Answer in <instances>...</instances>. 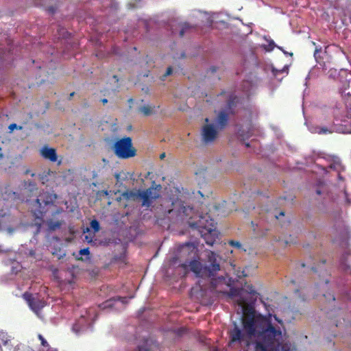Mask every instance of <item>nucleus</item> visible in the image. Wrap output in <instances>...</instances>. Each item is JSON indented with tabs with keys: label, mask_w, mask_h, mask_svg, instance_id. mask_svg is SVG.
I'll list each match as a JSON object with an SVG mask.
<instances>
[{
	"label": "nucleus",
	"mask_w": 351,
	"mask_h": 351,
	"mask_svg": "<svg viewBox=\"0 0 351 351\" xmlns=\"http://www.w3.org/2000/svg\"><path fill=\"white\" fill-rule=\"evenodd\" d=\"M219 259H220L219 256L210 251L208 253L207 261L204 265L199 261L193 260L189 263V267L197 277L212 278L210 282L212 291L226 295L230 288V283L227 282L226 278L223 276L213 278L220 270Z\"/></svg>",
	"instance_id": "1"
},
{
	"label": "nucleus",
	"mask_w": 351,
	"mask_h": 351,
	"mask_svg": "<svg viewBox=\"0 0 351 351\" xmlns=\"http://www.w3.org/2000/svg\"><path fill=\"white\" fill-rule=\"evenodd\" d=\"M57 195L54 193L43 191L40 193L32 206V213L35 217V224L40 227L44 222L43 216L51 207H55Z\"/></svg>",
	"instance_id": "2"
},
{
	"label": "nucleus",
	"mask_w": 351,
	"mask_h": 351,
	"mask_svg": "<svg viewBox=\"0 0 351 351\" xmlns=\"http://www.w3.org/2000/svg\"><path fill=\"white\" fill-rule=\"evenodd\" d=\"M112 149L116 156L120 159H128L136 155V149L133 147L130 137H123L117 141Z\"/></svg>",
	"instance_id": "3"
},
{
	"label": "nucleus",
	"mask_w": 351,
	"mask_h": 351,
	"mask_svg": "<svg viewBox=\"0 0 351 351\" xmlns=\"http://www.w3.org/2000/svg\"><path fill=\"white\" fill-rule=\"evenodd\" d=\"M204 220L208 222V220L206 219L205 217H202L199 222L192 223H191V226L199 229L200 232L204 234L206 243L208 245H213L215 242V239H210L208 237L209 236L212 237L213 235L216 234L214 220L210 219V222L208 224H204L203 221Z\"/></svg>",
	"instance_id": "4"
},
{
	"label": "nucleus",
	"mask_w": 351,
	"mask_h": 351,
	"mask_svg": "<svg viewBox=\"0 0 351 351\" xmlns=\"http://www.w3.org/2000/svg\"><path fill=\"white\" fill-rule=\"evenodd\" d=\"M160 185H157L156 187L151 186L145 190L141 189L138 201H141V206L146 208L150 207L153 202L160 197Z\"/></svg>",
	"instance_id": "5"
},
{
	"label": "nucleus",
	"mask_w": 351,
	"mask_h": 351,
	"mask_svg": "<svg viewBox=\"0 0 351 351\" xmlns=\"http://www.w3.org/2000/svg\"><path fill=\"white\" fill-rule=\"evenodd\" d=\"M169 203H171L172 206L171 209H169L167 210L168 214H171L173 211H175L178 216L180 217H189L191 218V214L193 213V208L189 206H184V202L180 200L178 198L176 199H173V198H169L168 200Z\"/></svg>",
	"instance_id": "6"
},
{
	"label": "nucleus",
	"mask_w": 351,
	"mask_h": 351,
	"mask_svg": "<svg viewBox=\"0 0 351 351\" xmlns=\"http://www.w3.org/2000/svg\"><path fill=\"white\" fill-rule=\"evenodd\" d=\"M23 298L26 301L29 308L37 315L46 305V302L43 299H41L38 295L25 292L23 294Z\"/></svg>",
	"instance_id": "7"
},
{
	"label": "nucleus",
	"mask_w": 351,
	"mask_h": 351,
	"mask_svg": "<svg viewBox=\"0 0 351 351\" xmlns=\"http://www.w3.org/2000/svg\"><path fill=\"white\" fill-rule=\"evenodd\" d=\"M202 136L205 143H213L217 137V130L213 124H206L202 128Z\"/></svg>",
	"instance_id": "8"
},
{
	"label": "nucleus",
	"mask_w": 351,
	"mask_h": 351,
	"mask_svg": "<svg viewBox=\"0 0 351 351\" xmlns=\"http://www.w3.org/2000/svg\"><path fill=\"white\" fill-rule=\"evenodd\" d=\"M228 114L229 113L224 110L219 112L216 119V123L219 129L222 130L226 127L229 120Z\"/></svg>",
	"instance_id": "9"
},
{
	"label": "nucleus",
	"mask_w": 351,
	"mask_h": 351,
	"mask_svg": "<svg viewBox=\"0 0 351 351\" xmlns=\"http://www.w3.org/2000/svg\"><path fill=\"white\" fill-rule=\"evenodd\" d=\"M41 155L45 158L48 159L51 162H56L58 158L56 149L48 147L47 146H45L42 148Z\"/></svg>",
	"instance_id": "10"
},
{
	"label": "nucleus",
	"mask_w": 351,
	"mask_h": 351,
	"mask_svg": "<svg viewBox=\"0 0 351 351\" xmlns=\"http://www.w3.org/2000/svg\"><path fill=\"white\" fill-rule=\"evenodd\" d=\"M230 343L234 342H241L243 340L244 335L239 329V328L235 324L234 328L230 331Z\"/></svg>",
	"instance_id": "11"
},
{
	"label": "nucleus",
	"mask_w": 351,
	"mask_h": 351,
	"mask_svg": "<svg viewBox=\"0 0 351 351\" xmlns=\"http://www.w3.org/2000/svg\"><path fill=\"white\" fill-rule=\"evenodd\" d=\"M238 101L239 99L236 95H231L229 96L227 101V110L229 114H234V108L236 107Z\"/></svg>",
	"instance_id": "12"
},
{
	"label": "nucleus",
	"mask_w": 351,
	"mask_h": 351,
	"mask_svg": "<svg viewBox=\"0 0 351 351\" xmlns=\"http://www.w3.org/2000/svg\"><path fill=\"white\" fill-rule=\"evenodd\" d=\"M141 189H134L125 191L122 195L127 200L138 201Z\"/></svg>",
	"instance_id": "13"
},
{
	"label": "nucleus",
	"mask_w": 351,
	"mask_h": 351,
	"mask_svg": "<svg viewBox=\"0 0 351 351\" xmlns=\"http://www.w3.org/2000/svg\"><path fill=\"white\" fill-rule=\"evenodd\" d=\"M336 129L333 125L330 128L326 126H316L314 128L313 132L318 134H329L336 132Z\"/></svg>",
	"instance_id": "14"
},
{
	"label": "nucleus",
	"mask_w": 351,
	"mask_h": 351,
	"mask_svg": "<svg viewBox=\"0 0 351 351\" xmlns=\"http://www.w3.org/2000/svg\"><path fill=\"white\" fill-rule=\"evenodd\" d=\"M138 110L144 116L148 117L156 113V106L152 105H145L138 108Z\"/></svg>",
	"instance_id": "15"
},
{
	"label": "nucleus",
	"mask_w": 351,
	"mask_h": 351,
	"mask_svg": "<svg viewBox=\"0 0 351 351\" xmlns=\"http://www.w3.org/2000/svg\"><path fill=\"white\" fill-rule=\"evenodd\" d=\"M49 174L50 170L49 169L48 171H44L38 175V180L43 184H46L49 181Z\"/></svg>",
	"instance_id": "16"
},
{
	"label": "nucleus",
	"mask_w": 351,
	"mask_h": 351,
	"mask_svg": "<svg viewBox=\"0 0 351 351\" xmlns=\"http://www.w3.org/2000/svg\"><path fill=\"white\" fill-rule=\"evenodd\" d=\"M238 134L242 140H245L249 138L252 135V132L250 128L246 132H245L244 129L241 128L239 130Z\"/></svg>",
	"instance_id": "17"
},
{
	"label": "nucleus",
	"mask_w": 351,
	"mask_h": 351,
	"mask_svg": "<svg viewBox=\"0 0 351 351\" xmlns=\"http://www.w3.org/2000/svg\"><path fill=\"white\" fill-rule=\"evenodd\" d=\"M9 342H10V339L8 337L6 334L4 332H0V348L2 345L7 346Z\"/></svg>",
	"instance_id": "18"
},
{
	"label": "nucleus",
	"mask_w": 351,
	"mask_h": 351,
	"mask_svg": "<svg viewBox=\"0 0 351 351\" xmlns=\"http://www.w3.org/2000/svg\"><path fill=\"white\" fill-rule=\"evenodd\" d=\"M38 337L39 340L40 341V343H41L42 346L43 347V350L40 351H48L49 349V345L48 342L40 334H39L38 335Z\"/></svg>",
	"instance_id": "19"
},
{
	"label": "nucleus",
	"mask_w": 351,
	"mask_h": 351,
	"mask_svg": "<svg viewBox=\"0 0 351 351\" xmlns=\"http://www.w3.org/2000/svg\"><path fill=\"white\" fill-rule=\"evenodd\" d=\"M24 186L29 189L30 191H34L37 189L36 184L34 181H25Z\"/></svg>",
	"instance_id": "20"
},
{
	"label": "nucleus",
	"mask_w": 351,
	"mask_h": 351,
	"mask_svg": "<svg viewBox=\"0 0 351 351\" xmlns=\"http://www.w3.org/2000/svg\"><path fill=\"white\" fill-rule=\"evenodd\" d=\"M243 290L245 291L247 293L255 295L257 294V292L254 289V287L252 285H247L245 284L244 285V287L243 288Z\"/></svg>",
	"instance_id": "21"
},
{
	"label": "nucleus",
	"mask_w": 351,
	"mask_h": 351,
	"mask_svg": "<svg viewBox=\"0 0 351 351\" xmlns=\"http://www.w3.org/2000/svg\"><path fill=\"white\" fill-rule=\"evenodd\" d=\"M240 293L241 290L230 287L229 291H228V293L226 294V295H228L230 297H235L239 296L240 295Z\"/></svg>",
	"instance_id": "22"
},
{
	"label": "nucleus",
	"mask_w": 351,
	"mask_h": 351,
	"mask_svg": "<svg viewBox=\"0 0 351 351\" xmlns=\"http://www.w3.org/2000/svg\"><path fill=\"white\" fill-rule=\"evenodd\" d=\"M14 351H34L32 349L29 348L28 346L25 344H17L14 348Z\"/></svg>",
	"instance_id": "23"
},
{
	"label": "nucleus",
	"mask_w": 351,
	"mask_h": 351,
	"mask_svg": "<svg viewBox=\"0 0 351 351\" xmlns=\"http://www.w3.org/2000/svg\"><path fill=\"white\" fill-rule=\"evenodd\" d=\"M90 228L94 230V232H97L100 229V225L97 219H93L90 223Z\"/></svg>",
	"instance_id": "24"
},
{
	"label": "nucleus",
	"mask_w": 351,
	"mask_h": 351,
	"mask_svg": "<svg viewBox=\"0 0 351 351\" xmlns=\"http://www.w3.org/2000/svg\"><path fill=\"white\" fill-rule=\"evenodd\" d=\"M61 226V223L60 221H53L50 220L48 221V226L50 230H55L57 228H59Z\"/></svg>",
	"instance_id": "25"
},
{
	"label": "nucleus",
	"mask_w": 351,
	"mask_h": 351,
	"mask_svg": "<svg viewBox=\"0 0 351 351\" xmlns=\"http://www.w3.org/2000/svg\"><path fill=\"white\" fill-rule=\"evenodd\" d=\"M191 28L189 23H184L180 25V36L182 37L184 34V32L188 29Z\"/></svg>",
	"instance_id": "26"
},
{
	"label": "nucleus",
	"mask_w": 351,
	"mask_h": 351,
	"mask_svg": "<svg viewBox=\"0 0 351 351\" xmlns=\"http://www.w3.org/2000/svg\"><path fill=\"white\" fill-rule=\"evenodd\" d=\"M266 40L267 41L268 45L266 46H264L265 49L267 51H272L274 49V47H276V45H275L274 40L271 39H269V40L266 39Z\"/></svg>",
	"instance_id": "27"
},
{
	"label": "nucleus",
	"mask_w": 351,
	"mask_h": 351,
	"mask_svg": "<svg viewBox=\"0 0 351 351\" xmlns=\"http://www.w3.org/2000/svg\"><path fill=\"white\" fill-rule=\"evenodd\" d=\"M229 244L231 246L234 247L236 248H238V249L241 248V244L239 241L231 240L229 241Z\"/></svg>",
	"instance_id": "28"
},
{
	"label": "nucleus",
	"mask_w": 351,
	"mask_h": 351,
	"mask_svg": "<svg viewBox=\"0 0 351 351\" xmlns=\"http://www.w3.org/2000/svg\"><path fill=\"white\" fill-rule=\"evenodd\" d=\"M137 351H151V350L147 347V342H145L143 345L138 346Z\"/></svg>",
	"instance_id": "29"
},
{
	"label": "nucleus",
	"mask_w": 351,
	"mask_h": 351,
	"mask_svg": "<svg viewBox=\"0 0 351 351\" xmlns=\"http://www.w3.org/2000/svg\"><path fill=\"white\" fill-rule=\"evenodd\" d=\"M172 72H173L172 68L171 66H169L167 69L165 73L162 75V80H164L165 79V77L170 75L172 73Z\"/></svg>",
	"instance_id": "30"
},
{
	"label": "nucleus",
	"mask_w": 351,
	"mask_h": 351,
	"mask_svg": "<svg viewBox=\"0 0 351 351\" xmlns=\"http://www.w3.org/2000/svg\"><path fill=\"white\" fill-rule=\"evenodd\" d=\"M324 296L329 301L334 302L335 300V298L334 295H332L331 293H328V295L324 294Z\"/></svg>",
	"instance_id": "31"
},
{
	"label": "nucleus",
	"mask_w": 351,
	"mask_h": 351,
	"mask_svg": "<svg viewBox=\"0 0 351 351\" xmlns=\"http://www.w3.org/2000/svg\"><path fill=\"white\" fill-rule=\"evenodd\" d=\"M89 250L88 248H84L80 250L79 254L80 255H88L89 254Z\"/></svg>",
	"instance_id": "32"
},
{
	"label": "nucleus",
	"mask_w": 351,
	"mask_h": 351,
	"mask_svg": "<svg viewBox=\"0 0 351 351\" xmlns=\"http://www.w3.org/2000/svg\"><path fill=\"white\" fill-rule=\"evenodd\" d=\"M8 128H9V130L12 132V131H13L14 129L18 128V127H17V125H16V123H12V124H10V125H9ZM19 130H21V129H22V127H21V126H19Z\"/></svg>",
	"instance_id": "33"
},
{
	"label": "nucleus",
	"mask_w": 351,
	"mask_h": 351,
	"mask_svg": "<svg viewBox=\"0 0 351 351\" xmlns=\"http://www.w3.org/2000/svg\"><path fill=\"white\" fill-rule=\"evenodd\" d=\"M321 51V49H318L316 48L315 51V53H314V56L315 58V59L317 60V56H318V53Z\"/></svg>",
	"instance_id": "34"
},
{
	"label": "nucleus",
	"mask_w": 351,
	"mask_h": 351,
	"mask_svg": "<svg viewBox=\"0 0 351 351\" xmlns=\"http://www.w3.org/2000/svg\"><path fill=\"white\" fill-rule=\"evenodd\" d=\"M210 71H211L212 73H215V72H216L217 69H216V67H215V66H212V67H210Z\"/></svg>",
	"instance_id": "35"
},
{
	"label": "nucleus",
	"mask_w": 351,
	"mask_h": 351,
	"mask_svg": "<svg viewBox=\"0 0 351 351\" xmlns=\"http://www.w3.org/2000/svg\"><path fill=\"white\" fill-rule=\"evenodd\" d=\"M74 95H75V92H72L71 93H70L69 99L71 100L72 99V97L74 96Z\"/></svg>",
	"instance_id": "36"
},
{
	"label": "nucleus",
	"mask_w": 351,
	"mask_h": 351,
	"mask_svg": "<svg viewBox=\"0 0 351 351\" xmlns=\"http://www.w3.org/2000/svg\"><path fill=\"white\" fill-rule=\"evenodd\" d=\"M101 101L104 104H106L108 103V99H106V98H104L101 100Z\"/></svg>",
	"instance_id": "37"
},
{
	"label": "nucleus",
	"mask_w": 351,
	"mask_h": 351,
	"mask_svg": "<svg viewBox=\"0 0 351 351\" xmlns=\"http://www.w3.org/2000/svg\"><path fill=\"white\" fill-rule=\"evenodd\" d=\"M121 302L123 303H126L127 302V298H121Z\"/></svg>",
	"instance_id": "38"
},
{
	"label": "nucleus",
	"mask_w": 351,
	"mask_h": 351,
	"mask_svg": "<svg viewBox=\"0 0 351 351\" xmlns=\"http://www.w3.org/2000/svg\"><path fill=\"white\" fill-rule=\"evenodd\" d=\"M34 254H35L34 251H33V250H30V251H29V254L30 256H33L34 255Z\"/></svg>",
	"instance_id": "39"
},
{
	"label": "nucleus",
	"mask_w": 351,
	"mask_h": 351,
	"mask_svg": "<svg viewBox=\"0 0 351 351\" xmlns=\"http://www.w3.org/2000/svg\"><path fill=\"white\" fill-rule=\"evenodd\" d=\"M165 157V153H162L160 156V159H163Z\"/></svg>",
	"instance_id": "40"
},
{
	"label": "nucleus",
	"mask_w": 351,
	"mask_h": 351,
	"mask_svg": "<svg viewBox=\"0 0 351 351\" xmlns=\"http://www.w3.org/2000/svg\"><path fill=\"white\" fill-rule=\"evenodd\" d=\"M280 216H285V212L284 211H281L279 214Z\"/></svg>",
	"instance_id": "41"
},
{
	"label": "nucleus",
	"mask_w": 351,
	"mask_h": 351,
	"mask_svg": "<svg viewBox=\"0 0 351 351\" xmlns=\"http://www.w3.org/2000/svg\"><path fill=\"white\" fill-rule=\"evenodd\" d=\"M182 266L186 269L187 267V265L186 264H182Z\"/></svg>",
	"instance_id": "42"
},
{
	"label": "nucleus",
	"mask_w": 351,
	"mask_h": 351,
	"mask_svg": "<svg viewBox=\"0 0 351 351\" xmlns=\"http://www.w3.org/2000/svg\"><path fill=\"white\" fill-rule=\"evenodd\" d=\"M245 145L247 147H249L250 146L249 143H245Z\"/></svg>",
	"instance_id": "43"
},
{
	"label": "nucleus",
	"mask_w": 351,
	"mask_h": 351,
	"mask_svg": "<svg viewBox=\"0 0 351 351\" xmlns=\"http://www.w3.org/2000/svg\"><path fill=\"white\" fill-rule=\"evenodd\" d=\"M29 173H30V171L29 169L26 170L25 172V174H28Z\"/></svg>",
	"instance_id": "44"
},
{
	"label": "nucleus",
	"mask_w": 351,
	"mask_h": 351,
	"mask_svg": "<svg viewBox=\"0 0 351 351\" xmlns=\"http://www.w3.org/2000/svg\"><path fill=\"white\" fill-rule=\"evenodd\" d=\"M115 177H116L117 180H119V174H116Z\"/></svg>",
	"instance_id": "45"
},
{
	"label": "nucleus",
	"mask_w": 351,
	"mask_h": 351,
	"mask_svg": "<svg viewBox=\"0 0 351 351\" xmlns=\"http://www.w3.org/2000/svg\"><path fill=\"white\" fill-rule=\"evenodd\" d=\"M35 176H36V174L34 173H31L32 177H34Z\"/></svg>",
	"instance_id": "46"
},
{
	"label": "nucleus",
	"mask_w": 351,
	"mask_h": 351,
	"mask_svg": "<svg viewBox=\"0 0 351 351\" xmlns=\"http://www.w3.org/2000/svg\"><path fill=\"white\" fill-rule=\"evenodd\" d=\"M317 193L318 195H319V194H321V191H320L319 190H317Z\"/></svg>",
	"instance_id": "47"
},
{
	"label": "nucleus",
	"mask_w": 351,
	"mask_h": 351,
	"mask_svg": "<svg viewBox=\"0 0 351 351\" xmlns=\"http://www.w3.org/2000/svg\"><path fill=\"white\" fill-rule=\"evenodd\" d=\"M312 269H313L314 271H315V272L317 271V269H316L315 267H312Z\"/></svg>",
	"instance_id": "48"
},
{
	"label": "nucleus",
	"mask_w": 351,
	"mask_h": 351,
	"mask_svg": "<svg viewBox=\"0 0 351 351\" xmlns=\"http://www.w3.org/2000/svg\"><path fill=\"white\" fill-rule=\"evenodd\" d=\"M322 264H325L326 261H322Z\"/></svg>",
	"instance_id": "49"
},
{
	"label": "nucleus",
	"mask_w": 351,
	"mask_h": 351,
	"mask_svg": "<svg viewBox=\"0 0 351 351\" xmlns=\"http://www.w3.org/2000/svg\"><path fill=\"white\" fill-rule=\"evenodd\" d=\"M205 121H206V122H208V118H206V119H205Z\"/></svg>",
	"instance_id": "50"
},
{
	"label": "nucleus",
	"mask_w": 351,
	"mask_h": 351,
	"mask_svg": "<svg viewBox=\"0 0 351 351\" xmlns=\"http://www.w3.org/2000/svg\"><path fill=\"white\" fill-rule=\"evenodd\" d=\"M243 273H244V272L243 271V272H242V276H245L246 275H245V274H244Z\"/></svg>",
	"instance_id": "51"
},
{
	"label": "nucleus",
	"mask_w": 351,
	"mask_h": 351,
	"mask_svg": "<svg viewBox=\"0 0 351 351\" xmlns=\"http://www.w3.org/2000/svg\"><path fill=\"white\" fill-rule=\"evenodd\" d=\"M114 78L117 79V75H114L113 76Z\"/></svg>",
	"instance_id": "52"
},
{
	"label": "nucleus",
	"mask_w": 351,
	"mask_h": 351,
	"mask_svg": "<svg viewBox=\"0 0 351 351\" xmlns=\"http://www.w3.org/2000/svg\"><path fill=\"white\" fill-rule=\"evenodd\" d=\"M132 101H133V99H129V101H131V102H132Z\"/></svg>",
	"instance_id": "53"
},
{
	"label": "nucleus",
	"mask_w": 351,
	"mask_h": 351,
	"mask_svg": "<svg viewBox=\"0 0 351 351\" xmlns=\"http://www.w3.org/2000/svg\"><path fill=\"white\" fill-rule=\"evenodd\" d=\"M2 157H3V154H0V158H2Z\"/></svg>",
	"instance_id": "54"
}]
</instances>
